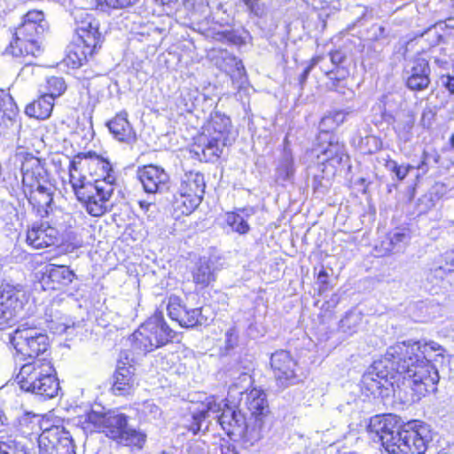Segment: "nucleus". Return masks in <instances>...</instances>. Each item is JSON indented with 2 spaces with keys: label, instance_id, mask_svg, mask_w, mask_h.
Returning a JSON list of instances; mask_svg holds the SVG:
<instances>
[{
  "label": "nucleus",
  "instance_id": "3c124183",
  "mask_svg": "<svg viewBox=\"0 0 454 454\" xmlns=\"http://www.w3.org/2000/svg\"><path fill=\"white\" fill-rule=\"evenodd\" d=\"M413 167L411 165H399V168L396 171L395 176L399 180H403L406 177L409 171Z\"/></svg>",
  "mask_w": 454,
  "mask_h": 454
},
{
  "label": "nucleus",
  "instance_id": "6e6d98bb",
  "mask_svg": "<svg viewBox=\"0 0 454 454\" xmlns=\"http://www.w3.org/2000/svg\"><path fill=\"white\" fill-rule=\"evenodd\" d=\"M74 323L71 320H68L67 322L59 324L55 330L59 333H64L66 332L69 327L74 326Z\"/></svg>",
  "mask_w": 454,
  "mask_h": 454
},
{
  "label": "nucleus",
  "instance_id": "f3484780",
  "mask_svg": "<svg viewBox=\"0 0 454 454\" xmlns=\"http://www.w3.org/2000/svg\"><path fill=\"white\" fill-rule=\"evenodd\" d=\"M270 366L279 387L285 388L294 381L297 364L289 352L278 350L273 353Z\"/></svg>",
  "mask_w": 454,
  "mask_h": 454
},
{
  "label": "nucleus",
  "instance_id": "2eb2a0df",
  "mask_svg": "<svg viewBox=\"0 0 454 454\" xmlns=\"http://www.w3.org/2000/svg\"><path fill=\"white\" fill-rule=\"evenodd\" d=\"M39 454H75L69 432L55 426L44 429L38 438Z\"/></svg>",
  "mask_w": 454,
  "mask_h": 454
},
{
  "label": "nucleus",
  "instance_id": "a878e982",
  "mask_svg": "<svg viewBox=\"0 0 454 454\" xmlns=\"http://www.w3.org/2000/svg\"><path fill=\"white\" fill-rule=\"evenodd\" d=\"M215 269L212 259L200 258L192 271L193 282L201 287H206L215 280Z\"/></svg>",
  "mask_w": 454,
  "mask_h": 454
},
{
  "label": "nucleus",
  "instance_id": "7c9ffc66",
  "mask_svg": "<svg viewBox=\"0 0 454 454\" xmlns=\"http://www.w3.org/2000/svg\"><path fill=\"white\" fill-rule=\"evenodd\" d=\"M145 441L146 435L143 432L127 426L116 442L125 446L142 449Z\"/></svg>",
  "mask_w": 454,
  "mask_h": 454
},
{
  "label": "nucleus",
  "instance_id": "aec40b11",
  "mask_svg": "<svg viewBox=\"0 0 454 454\" xmlns=\"http://www.w3.org/2000/svg\"><path fill=\"white\" fill-rule=\"evenodd\" d=\"M137 176L148 193L161 192L168 188L169 176L161 167L151 164L139 168Z\"/></svg>",
  "mask_w": 454,
  "mask_h": 454
},
{
  "label": "nucleus",
  "instance_id": "c85d7f7f",
  "mask_svg": "<svg viewBox=\"0 0 454 454\" xmlns=\"http://www.w3.org/2000/svg\"><path fill=\"white\" fill-rule=\"evenodd\" d=\"M126 427L127 417L125 415L109 411L106 412V422L102 431L107 437L117 441Z\"/></svg>",
  "mask_w": 454,
  "mask_h": 454
},
{
  "label": "nucleus",
  "instance_id": "0eeeda50",
  "mask_svg": "<svg viewBox=\"0 0 454 454\" xmlns=\"http://www.w3.org/2000/svg\"><path fill=\"white\" fill-rule=\"evenodd\" d=\"M174 332L164 321L162 312H155L131 335L133 348L142 352H151L174 338Z\"/></svg>",
  "mask_w": 454,
  "mask_h": 454
},
{
  "label": "nucleus",
  "instance_id": "e2e57ef3",
  "mask_svg": "<svg viewBox=\"0 0 454 454\" xmlns=\"http://www.w3.org/2000/svg\"><path fill=\"white\" fill-rule=\"evenodd\" d=\"M325 290H326V287H325V286H323L319 287V293H323V292H325Z\"/></svg>",
  "mask_w": 454,
  "mask_h": 454
},
{
  "label": "nucleus",
  "instance_id": "cd10ccee",
  "mask_svg": "<svg viewBox=\"0 0 454 454\" xmlns=\"http://www.w3.org/2000/svg\"><path fill=\"white\" fill-rule=\"evenodd\" d=\"M53 106L54 100L51 98V96L43 94L26 106L25 113L30 117L46 120L51 116Z\"/></svg>",
  "mask_w": 454,
  "mask_h": 454
},
{
  "label": "nucleus",
  "instance_id": "58836bf2",
  "mask_svg": "<svg viewBox=\"0 0 454 454\" xmlns=\"http://www.w3.org/2000/svg\"><path fill=\"white\" fill-rule=\"evenodd\" d=\"M23 21L35 24H43L44 14L43 12L37 10L29 11L24 15Z\"/></svg>",
  "mask_w": 454,
  "mask_h": 454
},
{
  "label": "nucleus",
  "instance_id": "5701e85b",
  "mask_svg": "<svg viewBox=\"0 0 454 454\" xmlns=\"http://www.w3.org/2000/svg\"><path fill=\"white\" fill-rule=\"evenodd\" d=\"M58 241V231L47 223L35 224L27 231V242L35 249L53 246Z\"/></svg>",
  "mask_w": 454,
  "mask_h": 454
},
{
  "label": "nucleus",
  "instance_id": "774afa93",
  "mask_svg": "<svg viewBox=\"0 0 454 454\" xmlns=\"http://www.w3.org/2000/svg\"><path fill=\"white\" fill-rule=\"evenodd\" d=\"M309 73V68L305 70V74H307Z\"/></svg>",
  "mask_w": 454,
  "mask_h": 454
},
{
  "label": "nucleus",
  "instance_id": "6e6552de",
  "mask_svg": "<svg viewBox=\"0 0 454 454\" xmlns=\"http://www.w3.org/2000/svg\"><path fill=\"white\" fill-rule=\"evenodd\" d=\"M432 434L428 425L421 421H411L399 429L388 454H424Z\"/></svg>",
  "mask_w": 454,
  "mask_h": 454
},
{
  "label": "nucleus",
  "instance_id": "1a4fd4ad",
  "mask_svg": "<svg viewBox=\"0 0 454 454\" xmlns=\"http://www.w3.org/2000/svg\"><path fill=\"white\" fill-rule=\"evenodd\" d=\"M206 182L199 171H189L182 176L174 199V207L182 215L192 214L201 203Z\"/></svg>",
  "mask_w": 454,
  "mask_h": 454
},
{
  "label": "nucleus",
  "instance_id": "b1692460",
  "mask_svg": "<svg viewBox=\"0 0 454 454\" xmlns=\"http://www.w3.org/2000/svg\"><path fill=\"white\" fill-rule=\"evenodd\" d=\"M74 274L67 266L50 264L43 278V288L61 290L74 279Z\"/></svg>",
  "mask_w": 454,
  "mask_h": 454
},
{
  "label": "nucleus",
  "instance_id": "69168bd1",
  "mask_svg": "<svg viewBox=\"0 0 454 454\" xmlns=\"http://www.w3.org/2000/svg\"><path fill=\"white\" fill-rule=\"evenodd\" d=\"M436 356H440V357H442V358L443 357V356H442V353H439V354H437Z\"/></svg>",
  "mask_w": 454,
  "mask_h": 454
},
{
  "label": "nucleus",
  "instance_id": "2f4dec72",
  "mask_svg": "<svg viewBox=\"0 0 454 454\" xmlns=\"http://www.w3.org/2000/svg\"><path fill=\"white\" fill-rule=\"evenodd\" d=\"M47 92L45 95L51 96L55 100L56 98L62 96L67 89V85L63 77L51 76L46 82Z\"/></svg>",
  "mask_w": 454,
  "mask_h": 454
},
{
  "label": "nucleus",
  "instance_id": "bf43d9fd",
  "mask_svg": "<svg viewBox=\"0 0 454 454\" xmlns=\"http://www.w3.org/2000/svg\"><path fill=\"white\" fill-rule=\"evenodd\" d=\"M326 278L327 274L324 270L320 271L317 277V281L324 286L326 284Z\"/></svg>",
  "mask_w": 454,
  "mask_h": 454
},
{
  "label": "nucleus",
  "instance_id": "37998d69",
  "mask_svg": "<svg viewBox=\"0 0 454 454\" xmlns=\"http://www.w3.org/2000/svg\"><path fill=\"white\" fill-rule=\"evenodd\" d=\"M226 346L227 348H232L237 344L238 335L235 328H230L226 332Z\"/></svg>",
  "mask_w": 454,
  "mask_h": 454
},
{
  "label": "nucleus",
  "instance_id": "473e14b6",
  "mask_svg": "<svg viewBox=\"0 0 454 454\" xmlns=\"http://www.w3.org/2000/svg\"><path fill=\"white\" fill-rule=\"evenodd\" d=\"M363 320L361 312L350 311L340 320V328L343 332L352 334L356 332Z\"/></svg>",
  "mask_w": 454,
  "mask_h": 454
},
{
  "label": "nucleus",
  "instance_id": "8fccbe9b",
  "mask_svg": "<svg viewBox=\"0 0 454 454\" xmlns=\"http://www.w3.org/2000/svg\"><path fill=\"white\" fill-rule=\"evenodd\" d=\"M446 263L444 266H440V270L453 271L454 270V256L452 254H446Z\"/></svg>",
  "mask_w": 454,
  "mask_h": 454
},
{
  "label": "nucleus",
  "instance_id": "ea45409f",
  "mask_svg": "<svg viewBox=\"0 0 454 454\" xmlns=\"http://www.w3.org/2000/svg\"><path fill=\"white\" fill-rule=\"evenodd\" d=\"M322 130L325 131L324 136L329 137L327 130L334 129L336 126L335 122L333 121V118L330 114L325 115L319 124Z\"/></svg>",
  "mask_w": 454,
  "mask_h": 454
},
{
  "label": "nucleus",
  "instance_id": "a211bd4d",
  "mask_svg": "<svg viewBox=\"0 0 454 454\" xmlns=\"http://www.w3.org/2000/svg\"><path fill=\"white\" fill-rule=\"evenodd\" d=\"M21 296L23 293L12 286L3 287L0 295V328L10 325L22 309Z\"/></svg>",
  "mask_w": 454,
  "mask_h": 454
},
{
  "label": "nucleus",
  "instance_id": "0e129e2a",
  "mask_svg": "<svg viewBox=\"0 0 454 454\" xmlns=\"http://www.w3.org/2000/svg\"><path fill=\"white\" fill-rule=\"evenodd\" d=\"M450 144L454 147V134L452 135V137L450 138Z\"/></svg>",
  "mask_w": 454,
  "mask_h": 454
},
{
  "label": "nucleus",
  "instance_id": "052dcab7",
  "mask_svg": "<svg viewBox=\"0 0 454 454\" xmlns=\"http://www.w3.org/2000/svg\"><path fill=\"white\" fill-rule=\"evenodd\" d=\"M140 207L144 209L145 211H147L149 207H151V203H148L146 201H139Z\"/></svg>",
  "mask_w": 454,
  "mask_h": 454
},
{
  "label": "nucleus",
  "instance_id": "de8ad7c7",
  "mask_svg": "<svg viewBox=\"0 0 454 454\" xmlns=\"http://www.w3.org/2000/svg\"><path fill=\"white\" fill-rule=\"evenodd\" d=\"M330 59L333 65L338 67L345 59V55L340 51H335L330 53Z\"/></svg>",
  "mask_w": 454,
  "mask_h": 454
},
{
  "label": "nucleus",
  "instance_id": "393cba45",
  "mask_svg": "<svg viewBox=\"0 0 454 454\" xmlns=\"http://www.w3.org/2000/svg\"><path fill=\"white\" fill-rule=\"evenodd\" d=\"M128 114L121 112L108 121L107 126L114 137L121 142L131 143L136 139V134L130 126Z\"/></svg>",
  "mask_w": 454,
  "mask_h": 454
},
{
  "label": "nucleus",
  "instance_id": "79ce46f5",
  "mask_svg": "<svg viewBox=\"0 0 454 454\" xmlns=\"http://www.w3.org/2000/svg\"><path fill=\"white\" fill-rule=\"evenodd\" d=\"M320 4L321 12H318L317 16L318 19L321 20V28L324 29L326 26V18L329 17L330 12L327 11L329 6L325 1H322L320 2Z\"/></svg>",
  "mask_w": 454,
  "mask_h": 454
},
{
  "label": "nucleus",
  "instance_id": "4c0bfd02",
  "mask_svg": "<svg viewBox=\"0 0 454 454\" xmlns=\"http://www.w3.org/2000/svg\"><path fill=\"white\" fill-rule=\"evenodd\" d=\"M442 350H443V348H442V346L440 344H438L435 341H429V342L421 343V348L419 349V354L421 356L427 358V356H430L431 352L442 351Z\"/></svg>",
  "mask_w": 454,
  "mask_h": 454
},
{
  "label": "nucleus",
  "instance_id": "4468645a",
  "mask_svg": "<svg viewBox=\"0 0 454 454\" xmlns=\"http://www.w3.org/2000/svg\"><path fill=\"white\" fill-rule=\"evenodd\" d=\"M402 426L396 416L392 414L376 415L371 418L367 426L370 438L376 442H381L386 451L389 453L396 434Z\"/></svg>",
  "mask_w": 454,
  "mask_h": 454
},
{
  "label": "nucleus",
  "instance_id": "c03bdc74",
  "mask_svg": "<svg viewBox=\"0 0 454 454\" xmlns=\"http://www.w3.org/2000/svg\"><path fill=\"white\" fill-rule=\"evenodd\" d=\"M440 82L442 85L449 90L450 93L454 94V74L442 75Z\"/></svg>",
  "mask_w": 454,
  "mask_h": 454
},
{
  "label": "nucleus",
  "instance_id": "13d9d810",
  "mask_svg": "<svg viewBox=\"0 0 454 454\" xmlns=\"http://www.w3.org/2000/svg\"><path fill=\"white\" fill-rule=\"evenodd\" d=\"M424 35H427L428 37L431 35L435 36V41H434L435 43H438L440 41V39L442 38L441 35H437V32L434 27H431L428 30H427L426 33L424 34Z\"/></svg>",
  "mask_w": 454,
  "mask_h": 454
},
{
  "label": "nucleus",
  "instance_id": "bb28decb",
  "mask_svg": "<svg viewBox=\"0 0 454 454\" xmlns=\"http://www.w3.org/2000/svg\"><path fill=\"white\" fill-rule=\"evenodd\" d=\"M134 369L125 364L118 365L114 374L113 391L115 395L128 394L135 386Z\"/></svg>",
  "mask_w": 454,
  "mask_h": 454
},
{
  "label": "nucleus",
  "instance_id": "412c9836",
  "mask_svg": "<svg viewBox=\"0 0 454 454\" xmlns=\"http://www.w3.org/2000/svg\"><path fill=\"white\" fill-rule=\"evenodd\" d=\"M314 153H317L318 163L324 164L326 161L333 168L340 165L348 158L344 145L333 136L327 137L325 144L314 147Z\"/></svg>",
  "mask_w": 454,
  "mask_h": 454
},
{
  "label": "nucleus",
  "instance_id": "a18cd8bd",
  "mask_svg": "<svg viewBox=\"0 0 454 454\" xmlns=\"http://www.w3.org/2000/svg\"><path fill=\"white\" fill-rule=\"evenodd\" d=\"M246 5L251 10V12H254L256 15H260L262 12V9L259 4L260 0H243Z\"/></svg>",
  "mask_w": 454,
  "mask_h": 454
},
{
  "label": "nucleus",
  "instance_id": "20e7f679",
  "mask_svg": "<svg viewBox=\"0 0 454 454\" xmlns=\"http://www.w3.org/2000/svg\"><path fill=\"white\" fill-rule=\"evenodd\" d=\"M20 172L22 189L29 202L38 208L50 207L55 189L41 160L35 157L26 158Z\"/></svg>",
  "mask_w": 454,
  "mask_h": 454
},
{
  "label": "nucleus",
  "instance_id": "6ab92c4d",
  "mask_svg": "<svg viewBox=\"0 0 454 454\" xmlns=\"http://www.w3.org/2000/svg\"><path fill=\"white\" fill-rule=\"evenodd\" d=\"M189 410L193 421L187 426V428L196 434L200 430L203 420L210 418L217 419L218 413L222 411V405L215 396H207L204 401L193 403Z\"/></svg>",
  "mask_w": 454,
  "mask_h": 454
},
{
  "label": "nucleus",
  "instance_id": "4d7b16f0",
  "mask_svg": "<svg viewBox=\"0 0 454 454\" xmlns=\"http://www.w3.org/2000/svg\"><path fill=\"white\" fill-rule=\"evenodd\" d=\"M386 168L393 173H396L399 168V165L395 160H389L386 163Z\"/></svg>",
  "mask_w": 454,
  "mask_h": 454
},
{
  "label": "nucleus",
  "instance_id": "39448f33",
  "mask_svg": "<svg viewBox=\"0 0 454 454\" xmlns=\"http://www.w3.org/2000/svg\"><path fill=\"white\" fill-rule=\"evenodd\" d=\"M77 39L71 45L68 63L73 67H80L91 57L100 43L98 24L89 13L77 10L74 13Z\"/></svg>",
  "mask_w": 454,
  "mask_h": 454
},
{
  "label": "nucleus",
  "instance_id": "ddd939ff",
  "mask_svg": "<svg viewBox=\"0 0 454 454\" xmlns=\"http://www.w3.org/2000/svg\"><path fill=\"white\" fill-rule=\"evenodd\" d=\"M217 420L228 435L239 437L246 448L254 446L260 441L251 439L250 431L254 427L240 411L223 409Z\"/></svg>",
  "mask_w": 454,
  "mask_h": 454
},
{
  "label": "nucleus",
  "instance_id": "f8f14e48",
  "mask_svg": "<svg viewBox=\"0 0 454 454\" xmlns=\"http://www.w3.org/2000/svg\"><path fill=\"white\" fill-rule=\"evenodd\" d=\"M245 405L249 413L247 419L254 427L250 431V437L254 440H261L265 419L270 414L266 394L262 389H251L247 393Z\"/></svg>",
  "mask_w": 454,
  "mask_h": 454
},
{
  "label": "nucleus",
  "instance_id": "680f3d73",
  "mask_svg": "<svg viewBox=\"0 0 454 454\" xmlns=\"http://www.w3.org/2000/svg\"><path fill=\"white\" fill-rule=\"evenodd\" d=\"M232 60L235 62V66L239 71L240 68L244 70V67L242 66V63L240 61H238L235 58H233Z\"/></svg>",
  "mask_w": 454,
  "mask_h": 454
},
{
  "label": "nucleus",
  "instance_id": "f03ea898",
  "mask_svg": "<svg viewBox=\"0 0 454 454\" xmlns=\"http://www.w3.org/2000/svg\"><path fill=\"white\" fill-rule=\"evenodd\" d=\"M101 169L106 175L94 183L87 181L72 161L69 167V182L79 201L93 216H101L108 210V201L114 190L115 176L108 161H100Z\"/></svg>",
  "mask_w": 454,
  "mask_h": 454
},
{
  "label": "nucleus",
  "instance_id": "c756f323",
  "mask_svg": "<svg viewBox=\"0 0 454 454\" xmlns=\"http://www.w3.org/2000/svg\"><path fill=\"white\" fill-rule=\"evenodd\" d=\"M254 209H239L237 212H228L225 215V222L231 231L239 234H247L249 230V224L246 217L254 214Z\"/></svg>",
  "mask_w": 454,
  "mask_h": 454
},
{
  "label": "nucleus",
  "instance_id": "a19ab883",
  "mask_svg": "<svg viewBox=\"0 0 454 454\" xmlns=\"http://www.w3.org/2000/svg\"><path fill=\"white\" fill-rule=\"evenodd\" d=\"M407 235L402 231H395L389 236L390 245L392 246L391 249H394L400 243H404L407 240Z\"/></svg>",
  "mask_w": 454,
  "mask_h": 454
},
{
  "label": "nucleus",
  "instance_id": "e433bc0d",
  "mask_svg": "<svg viewBox=\"0 0 454 454\" xmlns=\"http://www.w3.org/2000/svg\"><path fill=\"white\" fill-rule=\"evenodd\" d=\"M140 411L145 417L152 419H155L160 414V408L155 403L149 401L142 404Z\"/></svg>",
  "mask_w": 454,
  "mask_h": 454
},
{
  "label": "nucleus",
  "instance_id": "4be33fe9",
  "mask_svg": "<svg viewBox=\"0 0 454 454\" xmlns=\"http://www.w3.org/2000/svg\"><path fill=\"white\" fill-rule=\"evenodd\" d=\"M406 85L411 90H426L430 83V67L428 61L423 58L413 60L410 70L406 71Z\"/></svg>",
  "mask_w": 454,
  "mask_h": 454
},
{
  "label": "nucleus",
  "instance_id": "f257e3e1",
  "mask_svg": "<svg viewBox=\"0 0 454 454\" xmlns=\"http://www.w3.org/2000/svg\"><path fill=\"white\" fill-rule=\"evenodd\" d=\"M421 342L405 340L389 347L384 356L375 361L369 371L363 376V385L375 394L377 390L386 387L389 380L403 378L411 386L434 387L439 381L438 370L428 358L419 354Z\"/></svg>",
  "mask_w": 454,
  "mask_h": 454
},
{
  "label": "nucleus",
  "instance_id": "338daca9",
  "mask_svg": "<svg viewBox=\"0 0 454 454\" xmlns=\"http://www.w3.org/2000/svg\"><path fill=\"white\" fill-rule=\"evenodd\" d=\"M0 422H2V411L0 410Z\"/></svg>",
  "mask_w": 454,
  "mask_h": 454
},
{
  "label": "nucleus",
  "instance_id": "7ed1b4c3",
  "mask_svg": "<svg viewBox=\"0 0 454 454\" xmlns=\"http://www.w3.org/2000/svg\"><path fill=\"white\" fill-rule=\"evenodd\" d=\"M20 388L51 398L58 394L59 382L49 357L43 356L24 364L16 376Z\"/></svg>",
  "mask_w": 454,
  "mask_h": 454
},
{
  "label": "nucleus",
  "instance_id": "9b49d317",
  "mask_svg": "<svg viewBox=\"0 0 454 454\" xmlns=\"http://www.w3.org/2000/svg\"><path fill=\"white\" fill-rule=\"evenodd\" d=\"M44 30V24L22 21L16 28L14 39L10 43L7 51L16 58L38 57L43 52L38 37Z\"/></svg>",
  "mask_w": 454,
  "mask_h": 454
},
{
  "label": "nucleus",
  "instance_id": "864d4df0",
  "mask_svg": "<svg viewBox=\"0 0 454 454\" xmlns=\"http://www.w3.org/2000/svg\"><path fill=\"white\" fill-rule=\"evenodd\" d=\"M184 4L191 8H204L206 6V0H184Z\"/></svg>",
  "mask_w": 454,
  "mask_h": 454
},
{
  "label": "nucleus",
  "instance_id": "5fc2aeb1",
  "mask_svg": "<svg viewBox=\"0 0 454 454\" xmlns=\"http://www.w3.org/2000/svg\"><path fill=\"white\" fill-rule=\"evenodd\" d=\"M222 454H239L236 447L231 444H224L221 447Z\"/></svg>",
  "mask_w": 454,
  "mask_h": 454
},
{
  "label": "nucleus",
  "instance_id": "f704fd0d",
  "mask_svg": "<svg viewBox=\"0 0 454 454\" xmlns=\"http://www.w3.org/2000/svg\"><path fill=\"white\" fill-rule=\"evenodd\" d=\"M415 116L410 110L402 111L397 114L395 123L396 128L404 131H409L414 124Z\"/></svg>",
  "mask_w": 454,
  "mask_h": 454
},
{
  "label": "nucleus",
  "instance_id": "49530a36",
  "mask_svg": "<svg viewBox=\"0 0 454 454\" xmlns=\"http://www.w3.org/2000/svg\"><path fill=\"white\" fill-rule=\"evenodd\" d=\"M252 382V378L249 374L247 373H242L239 378V383L236 382L234 383L231 388H238L239 387V384L240 383L241 385V388H244L245 386H249Z\"/></svg>",
  "mask_w": 454,
  "mask_h": 454
},
{
  "label": "nucleus",
  "instance_id": "dca6fc26",
  "mask_svg": "<svg viewBox=\"0 0 454 454\" xmlns=\"http://www.w3.org/2000/svg\"><path fill=\"white\" fill-rule=\"evenodd\" d=\"M167 310L168 317L182 327L189 328L207 323V318L202 315V309H188L176 295L168 298Z\"/></svg>",
  "mask_w": 454,
  "mask_h": 454
},
{
  "label": "nucleus",
  "instance_id": "c9c22d12",
  "mask_svg": "<svg viewBox=\"0 0 454 454\" xmlns=\"http://www.w3.org/2000/svg\"><path fill=\"white\" fill-rule=\"evenodd\" d=\"M137 0H96L97 8L106 11L107 8H123L129 6Z\"/></svg>",
  "mask_w": 454,
  "mask_h": 454
},
{
  "label": "nucleus",
  "instance_id": "72a5a7b5",
  "mask_svg": "<svg viewBox=\"0 0 454 454\" xmlns=\"http://www.w3.org/2000/svg\"><path fill=\"white\" fill-rule=\"evenodd\" d=\"M106 412L98 411L95 410L90 411L85 415V419L83 422L84 424H87L85 426V428L90 431L97 428L102 430L104 424L106 422Z\"/></svg>",
  "mask_w": 454,
  "mask_h": 454
},
{
  "label": "nucleus",
  "instance_id": "09e8293b",
  "mask_svg": "<svg viewBox=\"0 0 454 454\" xmlns=\"http://www.w3.org/2000/svg\"><path fill=\"white\" fill-rule=\"evenodd\" d=\"M330 114L333 118V121L335 122L336 126H339L340 124L344 122L345 117L348 114V113H346L342 110H340V111H335V112L330 113Z\"/></svg>",
  "mask_w": 454,
  "mask_h": 454
},
{
  "label": "nucleus",
  "instance_id": "603ef678",
  "mask_svg": "<svg viewBox=\"0 0 454 454\" xmlns=\"http://www.w3.org/2000/svg\"><path fill=\"white\" fill-rule=\"evenodd\" d=\"M0 454H27L23 450H14L6 444H0Z\"/></svg>",
  "mask_w": 454,
  "mask_h": 454
},
{
  "label": "nucleus",
  "instance_id": "9d476101",
  "mask_svg": "<svg viewBox=\"0 0 454 454\" xmlns=\"http://www.w3.org/2000/svg\"><path fill=\"white\" fill-rule=\"evenodd\" d=\"M11 343L16 351L31 361L43 356L48 357V337L35 327L27 323L20 325L11 337Z\"/></svg>",
  "mask_w": 454,
  "mask_h": 454
},
{
  "label": "nucleus",
  "instance_id": "423d86ee",
  "mask_svg": "<svg viewBox=\"0 0 454 454\" xmlns=\"http://www.w3.org/2000/svg\"><path fill=\"white\" fill-rule=\"evenodd\" d=\"M231 123L228 116L219 113H212L202 127L198 137V148H200L206 161L219 158L225 146L231 143Z\"/></svg>",
  "mask_w": 454,
  "mask_h": 454
}]
</instances>
